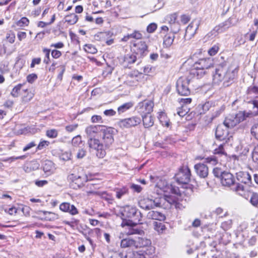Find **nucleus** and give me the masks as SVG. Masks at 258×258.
Masks as SVG:
<instances>
[{
	"label": "nucleus",
	"instance_id": "obj_52",
	"mask_svg": "<svg viewBox=\"0 0 258 258\" xmlns=\"http://www.w3.org/2000/svg\"><path fill=\"white\" fill-rule=\"evenodd\" d=\"M206 162L211 164L213 165L217 164L218 163L217 158L215 156H211L206 158Z\"/></svg>",
	"mask_w": 258,
	"mask_h": 258
},
{
	"label": "nucleus",
	"instance_id": "obj_44",
	"mask_svg": "<svg viewBox=\"0 0 258 258\" xmlns=\"http://www.w3.org/2000/svg\"><path fill=\"white\" fill-rule=\"evenodd\" d=\"M251 134L258 141V123L254 124L252 126Z\"/></svg>",
	"mask_w": 258,
	"mask_h": 258
},
{
	"label": "nucleus",
	"instance_id": "obj_24",
	"mask_svg": "<svg viewBox=\"0 0 258 258\" xmlns=\"http://www.w3.org/2000/svg\"><path fill=\"white\" fill-rule=\"evenodd\" d=\"M151 199H152L154 208L162 207L167 201V197H161L159 195H158L157 197H155L154 198L152 197Z\"/></svg>",
	"mask_w": 258,
	"mask_h": 258
},
{
	"label": "nucleus",
	"instance_id": "obj_7",
	"mask_svg": "<svg viewBox=\"0 0 258 258\" xmlns=\"http://www.w3.org/2000/svg\"><path fill=\"white\" fill-rule=\"evenodd\" d=\"M201 24V20L200 19H195L187 27L184 34L185 40L190 39L196 33L199 26Z\"/></svg>",
	"mask_w": 258,
	"mask_h": 258
},
{
	"label": "nucleus",
	"instance_id": "obj_39",
	"mask_svg": "<svg viewBox=\"0 0 258 258\" xmlns=\"http://www.w3.org/2000/svg\"><path fill=\"white\" fill-rule=\"evenodd\" d=\"M170 29L173 34L177 33L180 29L179 23L176 22L170 25Z\"/></svg>",
	"mask_w": 258,
	"mask_h": 258
},
{
	"label": "nucleus",
	"instance_id": "obj_60",
	"mask_svg": "<svg viewBox=\"0 0 258 258\" xmlns=\"http://www.w3.org/2000/svg\"><path fill=\"white\" fill-rule=\"evenodd\" d=\"M37 78V76L35 74L29 75L27 77V80L29 83H33Z\"/></svg>",
	"mask_w": 258,
	"mask_h": 258
},
{
	"label": "nucleus",
	"instance_id": "obj_3",
	"mask_svg": "<svg viewBox=\"0 0 258 258\" xmlns=\"http://www.w3.org/2000/svg\"><path fill=\"white\" fill-rule=\"evenodd\" d=\"M123 221L121 226L134 227L141 221L142 214L137 209L133 206H126L121 211Z\"/></svg>",
	"mask_w": 258,
	"mask_h": 258
},
{
	"label": "nucleus",
	"instance_id": "obj_8",
	"mask_svg": "<svg viewBox=\"0 0 258 258\" xmlns=\"http://www.w3.org/2000/svg\"><path fill=\"white\" fill-rule=\"evenodd\" d=\"M141 119L137 116H133L130 118L120 120L118 122V125L121 128H129L139 124Z\"/></svg>",
	"mask_w": 258,
	"mask_h": 258
},
{
	"label": "nucleus",
	"instance_id": "obj_36",
	"mask_svg": "<svg viewBox=\"0 0 258 258\" xmlns=\"http://www.w3.org/2000/svg\"><path fill=\"white\" fill-rule=\"evenodd\" d=\"M177 14L176 13H173L169 15H167L165 18V20L167 21L170 25L176 22L177 20Z\"/></svg>",
	"mask_w": 258,
	"mask_h": 258
},
{
	"label": "nucleus",
	"instance_id": "obj_15",
	"mask_svg": "<svg viewBox=\"0 0 258 258\" xmlns=\"http://www.w3.org/2000/svg\"><path fill=\"white\" fill-rule=\"evenodd\" d=\"M194 168L197 174L201 178L207 177L209 173L208 167L203 163H198L195 165Z\"/></svg>",
	"mask_w": 258,
	"mask_h": 258
},
{
	"label": "nucleus",
	"instance_id": "obj_23",
	"mask_svg": "<svg viewBox=\"0 0 258 258\" xmlns=\"http://www.w3.org/2000/svg\"><path fill=\"white\" fill-rule=\"evenodd\" d=\"M136 245L135 248L146 247L151 244L150 240L142 237H138L137 240H135Z\"/></svg>",
	"mask_w": 258,
	"mask_h": 258
},
{
	"label": "nucleus",
	"instance_id": "obj_64",
	"mask_svg": "<svg viewBox=\"0 0 258 258\" xmlns=\"http://www.w3.org/2000/svg\"><path fill=\"white\" fill-rule=\"evenodd\" d=\"M190 19V17L186 15H182L180 18L181 22L183 24H186V23H187L189 21Z\"/></svg>",
	"mask_w": 258,
	"mask_h": 258
},
{
	"label": "nucleus",
	"instance_id": "obj_54",
	"mask_svg": "<svg viewBox=\"0 0 258 258\" xmlns=\"http://www.w3.org/2000/svg\"><path fill=\"white\" fill-rule=\"evenodd\" d=\"M39 164L36 161L31 162L27 166V169L30 168L31 170H35L38 169Z\"/></svg>",
	"mask_w": 258,
	"mask_h": 258
},
{
	"label": "nucleus",
	"instance_id": "obj_40",
	"mask_svg": "<svg viewBox=\"0 0 258 258\" xmlns=\"http://www.w3.org/2000/svg\"><path fill=\"white\" fill-rule=\"evenodd\" d=\"M225 30L223 28V27L221 26V24H220L218 26H216L212 31L210 32V34H211V36L214 35L216 36L218 34L220 33H222L223 31H224Z\"/></svg>",
	"mask_w": 258,
	"mask_h": 258
},
{
	"label": "nucleus",
	"instance_id": "obj_47",
	"mask_svg": "<svg viewBox=\"0 0 258 258\" xmlns=\"http://www.w3.org/2000/svg\"><path fill=\"white\" fill-rule=\"evenodd\" d=\"M46 136L50 138H55L58 135L57 130L55 129H52L47 130L46 133Z\"/></svg>",
	"mask_w": 258,
	"mask_h": 258
},
{
	"label": "nucleus",
	"instance_id": "obj_53",
	"mask_svg": "<svg viewBox=\"0 0 258 258\" xmlns=\"http://www.w3.org/2000/svg\"><path fill=\"white\" fill-rule=\"evenodd\" d=\"M219 47L218 45H215L208 50V53L211 56L215 55L218 51Z\"/></svg>",
	"mask_w": 258,
	"mask_h": 258
},
{
	"label": "nucleus",
	"instance_id": "obj_56",
	"mask_svg": "<svg viewBox=\"0 0 258 258\" xmlns=\"http://www.w3.org/2000/svg\"><path fill=\"white\" fill-rule=\"evenodd\" d=\"M231 224H232V221L228 220L227 221L222 222L221 224V227L224 230H227V229H228L230 228Z\"/></svg>",
	"mask_w": 258,
	"mask_h": 258
},
{
	"label": "nucleus",
	"instance_id": "obj_50",
	"mask_svg": "<svg viewBox=\"0 0 258 258\" xmlns=\"http://www.w3.org/2000/svg\"><path fill=\"white\" fill-rule=\"evenodd\" d=\"M232 20V19L231 18H230L228 20L221 24V26L223 27L225 30L233 25Z\"/></svg>",
	"mask_w": 258,
	"mask_h": 258
},
{
	"label": "nucleus",
	"instance_id": "obj_33",
	"mask_svg": "<svg viewBox=\"0 0 258 258\" xmlns=\"http://www.w3.org/2000/svg\"><path fill=\"white\" fill-rule=\"evenodd\" d=\"M128 193V189L126 187H123L120 188L116 189V197L117 199H120L122 196Z\"/></svg>",
	"mask_w": 258,
	"mask_h": 258
},
{
	"label": "nucleus",
	"instance_id": "obj_9",
	"mask_svg": "<svg viewBox=\"0 0 258 258\" xmlns=\"http://www.w3.org/2000/svg\"><path fill=\"white\" fill-rule=\"evenodd\" d=\"M154 102L151 100H145L138 104L137 108L139 112L145 114H150L153 111Z\"/></svg>",
	"mask_w": 258,
	"mask_h": 258
},
{
	"label": "nucleus",
	"instance_id": "obj_31",
	"mask_svg": "<svg viewBox=\"0 0 258 258\" xmlns=\"http://www.w3.org/2000/svg\"><path fill=\"white\" fill-rule=\"evenodd\" d=\"M137 59V56L133 53H128L124 57V61L127 63L131 64L134 63Z\"/></svg>",
	"mask_w": 258,
	"mask_h": 258
},
{
	"label": "nucleus",
	"instance_id": "obj_46",
	"mask_svg": "<svg viewBox=\"0 0 258 258\" xmlns=\"http://www.w3.org/2000/svg\"><path fill=\"white\" fill-rule=\"evenodd\" d=\"M144 233V231L135 228H131L127 232V235L139 234L142 235Z\"/></svg>",
	"mask_w": 258,
	"mask_h": 258
},
{
	"label": "nucleus",
	"instance_id": "obj_41",
	"mask_svg": "<svg viewBox=\"0 0 258 258\" xmlns=\"http://www.w3.org/2000/svg\"><path fill=\"white\" fill-rule=\"evenodd\" d=\"M23 85L19 84L15 86L12 90L11 94L14 97H17L19 96V92L21 89Z\"/></svg>",
	"mask_w": 258,
	"mask_h": 258
},
{
	"label": "nucleus",
	"instance_id": "obj_26",
	"mask_svg": "<svg viewBox=\"0 0 258 258\" xmlns=\"http://www.w3.org/2000/svg\"><path fill=\"white\" fill-rule=\"evenodd\" d=\"M206 71L202 69H196L195 68V67H193V69H192L190 72V74L196 77L198 79L202 78L206 74Z\"/></svg>",
	"mask_w": 258,
	"mask_h": 258
},
{
	"label": "nucleus",
	"instance_id": "obj_29",
	"mask_svg": "<svg viewBox=\"0 0 258 258\" xmlns=\"http://www.w3.org/2000/svg\"><path fill=\"white\" fill-rule=\"evenodd\" d=\"M257 33V29L253 30L252 31H249L245 35V38L247 41H253L255 40Z\"/></svg>",
	"mask_w": 258,
	"mask_h": 258
},
{
	"label": "nucleus",
	"instance_id": "obj_21",
	"mask_svg": "<svg viewBox=\"0 0 258 258\" xmlns=\"http://www.w3.org/2000/svg\"><path fill=\"white\" fill-rule=\"evenodd\" d=\"M139 205L141 208L145 210H149L154 208L152 202V199L149 198L141 200L139 202Z\"/></svg>",
	"mask_w": 258,
	"mask_h": 258
},
{
	"label": "nucleus",
	"instance_id": "obj_51",
	"mask_svg": "<svg viewBox=\"0 0 258 258\" xmlns=\"http://www.w3.org/2000/svg\"><path fill=\"white\" fill-rule=\"evenodd\" d=\"M252 159L254 162L258 163V145L254 148L252 151Z\"/></svg>",
	"mask_w": 258,
	"mask_h": 258
},
{
	"label": "nucleus",
	"instance_id": "obj_62",
	"mask_svg": "<svg viewBox=\"0 0 258 258\" xmlns=\"http://www.w3.org/2000/svg\"><path fill=\"white\" fill-rule=\"evenodd\" d=\"M49 144V142H48L47 141H43L40 142V143L39 144V145H38V146L37 147V149L38 150H42L45 147L48 146Z\"/></svg>",
	"mask_w": 258,
	"mask_h": 258
},
{
	"label": "nucleus",
	"instance_id": "obj_5",
	"mask_svg": "<svg viewBox=\"0 0 258 258\" xmlns=\"http://www.w3.org/2000/svg\"><path fill=\"white\" fill-rule=\"evenodd\" d=\"M190 80L188 78L180 77L176 82V90L180 95L187 96L190 94V91L188 85Z\"/></svg>",
	"mask_w": 258,
	"mask_h": 258
},
{
	"label": "nucleus",
	"instance_id": "obj_28",
	"mask_svg": "<svg viewBox=\"0 0 258 258\" xmlns=\"http://www.w3.org/2000/svg\"><path fill=\"white\" fill-rule=\"evenodd\" d=\"M53 164L50 160H46L43 164V170L44 172H52L53 169Z\"/></svg>",
	"mask_w": 258,
	"mask_h": 258
},
{
	"label": "nucleus",
	"instance_id": "obj_16",
	"mask_svg": "<svg viewBox=\"0 0 258 258\" xmlns=\"http://www.w3.org/2000/svg\"><path fill=\"white\" fill-rule=\"evenodd\" d=\"M123 234L122 233H120L119 238V239H121L120 241V247L122 248H132V247H135V240L130 238V237H126V238H123Z\"/></svg>",
	"mask_w": 258,
	"mask_h": 258
},
{
	"label": "nucleus",
	"instance_id": "obj_45",
	"mask_svg": "<svg viewBox=\"0 0 258 258\" xmlns=\"http://www.w3.org/2000/svg\"><path fill=\"white\" fill-rule=\"evenodd\" d=\"M84 49L86 52L92 54L97 52V49L91 44H86L85 45Z\"/></svg>",
	"mask_w": 258,
	"mask_h": 258
},
{
	"label": "nucleus",
	"instance_id": "obj_10",
	"mask_svg": "<svg viewBox=\"0 0 258 258\" xmlns=\"http://www.w3.org/2000/svg\"><path fill=\"white\" fill-rule=\"evenodd\" d=\"M225 127V126L218 125L216 130L215 136L217 139L225 141L226 143L230 140V138L228 137V131Z\"/></svg>",
	"mask_w": 258,
	"mask_h": 258
},
{
	"label": "nucleus",
	"instance_id": "obj_27",
	"mask_svg": "<svg viewBox=\"0 0 258 258\" xmlns=\"http://www.w3.org/2000/svg\"><path fill=\"white\" fill-rule=\"evenodd\" d=\"M65 21L70 25L76 24L78 20V17L75 14H71L64 18Z\"/></svg>",
	"mask_w": 258,
	"mask_h": 258
},
{
	"label": "nucleus",
	"instance_id": "obj_38",
	"mask_svg": "<svg viewBox=\"0 0 258 258\" xmlns=\"http://www.w3.org/2000/svg\"><path fill=\"white\" fill-rule=\"evenodd\" d=\"M123 258H145V256L144 254L138 252H129L123 255Z\"/></svg>",
	"mask_w": 258,
	"mask_h": 258
},
{
	"label": "nucleus",
	"instance_id": "obj_55",
	"mask_svg": "<svg viewBox=\"0 0 258 258\" xmlns=\"http://www.w3.org/2000/svg\"><path fill=\"white\" fill-rule=\"evenodd\" d=\"M155 70V68L150 65L146 66L144 67L143 72L146 75H149L150 73H153Z\"/></svg>",
	"mask_w": 258,
	"mask_h": 258
},
{
	"label": "nucleus",
	"instance_id": "obj_2",
	"mask_svg": "<svg viewBox=\"0 0 258 258\" xmlns=\"http://www.w3.org/2000/svg\"><path fill=\"white\" fill-rule=\"evenodd\" d=\"M236 73V68L228 67L226 65H219L216 68L213 75V83L219 84L223 82V86L228 87L233 82Z\"/></svg>",
	"mask_w": 258,
	"mask_h": 258
},
{
	"label": "nucleus",
	"instance_id": "obj_1",
	"mask_svg": "<svg viewBox=\"0 0 258 258\" xmlns=\"http://www.w3.org/2000/svg\"><path fill=\"white\" fill-rule=\"evenodd\" d=\"M90 149L96 151V156L103 158L106 155V149L109 148L114 142V128L104 125H91L85 129Z\"/></svg>",
	"mask_w": 258,
	"mask_h": 258
},
{
	"label": "nucleus",
	"instance_id": "obj_61",
	"mask_svg": "<svg viewBox=\"0 0 258 258\" xmlns=\"http://www.w3.org/2000/svg\"><path fill=\"white\" fill-rule=\"evenodd\" d=\"M213 173L216 177L221 178L223 172L222 171L221 169L218 168H215L213 169Z\"/></svg>",
	"mask_w": 258,
	"mask_h": 258
},
{
	"label": "nucleus",
	"instance_id": "obj_59",
	"mask_svg": "<svg viewBox=\"0 0 258 258\" xmlns=\"http://www.w3.org/2000/svg\"><path fill=\"white\" fill-rule=\"evenodd\" d=\"M6 38L10 43H13L15 40V35L14 33H8L7 34Z\"/></svg>",
	"mask_w": 258,
	"mask_h": 258
},
{
	"label": "nucleus",
	"instance_id": "obj_57",
	"mask_svg": "<svg viewBox=\"0 0 258 258\" xmlns=\"http://www.w3.org/2000/svg\"><path fill=\"white\" fill-rule=\"evenodd\" d=\"M43 51L45 53V57H46V58L44 60V62L45 63L48 64L50 60L49 54H50V50L49 49L44 48L43 50Z\"/></svg>",
	"mask_w": 258,
	"mask_h": 258
},
{
	"label": "nucleus",
	"instance_id": "obj_6",
	"mask_svg": "<svg viewBox=\"0 0 258 258\" xmlns=\"http://www.w3.org/2000/svg\"><path fill=\"white\" fill-rule=\"evenodd\" d=\"M191 173L189 169L186 166H183L175 174V178L180 184H187L190 180Z\"/></svg>",
	"mask_w": 258,
	"mask_h": 258
},
{
	"label": "nucleus",
	"instance_id": "obj_11",
	"mask_svg": "<svg viewBox=\"0 0 258 258\" xmlns=\"http://www.w3.org/2000/svg\"><path fill=\"white\" fill-rule=\"evenodd\" d=\"M212 66V60L210 58L200 59L196 61L193 67L195 68L202 69L206 71Z\"/></svg>",
	"mask_w": 258,
	"mask_h": 258
},
{
	"label": "nucleus",
	"instance_id": "obj_17",
	"mask_svg": "<svg viewBox=\"0 0 258 258\" xmlns=\"http://www.w3.org/2000/svg\"><path fill=\"white\" fill-rule=\"evenodd\" d=\"M221 181L223 185L230 186L234 183V176L231 173L224 171L221 178Z\"/></svg>",
	"mask_w": 258,
	"mask_h": 258
},
{
	"label": "nucleus",
	"instance_id": "obj_37",
	"mask_svg": "<svg viewBox=\"0 0 258 258\" xmlns=\"http://www.w3.org/2000/svg\"><path fill=\"white\" fill-rule=\"evenodd\" d=\"M250 203L254 207H258V194L252 192L250 198Z\"/></svg>",
	"mask_w": 258,
	"mask_h": 258
},
{
	"label": "nucleus",
	"instance_id": "obj_34",
	"mask_svg": "<svg viewBox=\"0 0 258 258\" xmlns=\"http://www.w3.org/2000/svg\"><path fill=\"white\" fill-rule=\"evenodd\" d=\"M133 106V103L131 102H127L122 104L118 108V112L119 114L123 113L127 110L129 109Z\"/></svg>",
	"mask_w": 258,
	"mask_h": 258
},
{
	"label": "nucleus",
	"instance_id": "obj_58",
	"mask_svg": "<svg viewBox=\"0 0 258 258\" xmlns=\"http://www.w3.org/2000/svg\"><path fill=\"white\" fill-rule=\"evenodd\" d=\"M91 121L93 123L100 122L102 123L103 120L102 117L100 115H93L91 117Z\"/></svg>",
	"mask_w": 258,
	"mask_h": 258
},
{
	"label": "nucleus",
	"instance_id": "obj_48",
	"mask_svg": "<svg viewBox=\"0 0 258 258\" xmlns=\"http://www.w3.org/2000/svg\"><path fill=\"white\" fill-rule=\"evenodd\" d=\"M188 112V109L185 105H182L181 109H179L177 113L181 117L185 115Z\"/></svg>",
	"mask_w": 258,
	"mask_h": 258
},
{
	"label": "nucleus",
	"instance_id": "obj_13",
	"mask_svg": "<svg viewBox=\"0 0 258 258\" xmlns=\"http://www.w3.org/2000/svg\"><path fill=\"white\" fill-rule=\"evenodd\" d=\"M70 179L72 180L71 186L73 188H77L80 187L84 185V182L86 181V177L85 176L83 178L80 176H76L72 174Z\"/></svg>",
	"mask_w": 258,
	"mask_h": 258
},
{
	"label": "nucleus",
	"instance_id": "obj_35",
	"mask_svg": "<svg viewBox=\"0 0 258 258\" xmlns=\"http://www.w3.org/2000/svg\"><path fill=\"white\" fill-rule=\"evenodd\" d=\"M154 228L159 233H162L165 229V226L161 222H154Z\"/></svg>",
	"mask_w": 258,
	"mask_h": 258
},
{
	"label": "nucleus",
	"instance_id": "obj_63",
	"mask_svg": "<svg viewBox=\"0 0 258 258\" xmlns=\"http://www.w3.org/2000/svg\"><path fill=\"white\" fill-rule=\"evenodd\" d=\"M156 24L155 23H151L148 26L147 30L149 33H152L156 29Z\"/></svg>",
	"mask_w": 258,
	"mask_h": 258
},
{
	"label": "nucleus",
	"instance_id": "obj_32",
	"mask_svg": "<svg viewBox=\"0 0 258 258\" xmlns=\"http://www.w3.org/2000/svg\"><path fill=\"white\" fill-rule=\"evenodd\" d=\"M225 143L220 144L218 148L217 149H215L214 151V154L215 155H219V156H222V155H225L226 156V153L225 151V150L224 149V147L225 146Z\"/></svg>",
	"mask_w": 258,
	"mask_h": 258
},
{
	"label": "nucleus",
	"instance_id": "obj_30",
	"mask_svg": "<svg viewBox=\"0 0 258 258\" xmlns=\"http://www.w3.org/2000/svg\"><path fill=\"white\" fill-rule=\"evenodd\" d=\"M174 38V35L172 34V36L166 35L164 38L163 44L166 47H169L172 44Z\"/></svg>",
	"mask_w": 258,
	"mask_h": 258
},
{
	"label": "nucleus",
	"instance_id": "obj_20",
	"mask_svg": "<svg viewBox=\"0 0 258 258\" xmlns=\"http://www.w3.org/2000/svg\"><path fill=\"white\" fill-rule=\"evenodd\" d=\"M147 218L149 219L163 221L165 216L163 214L156 211H150L147 214Z\"/></svg>",
	"mask_w": 258,
	"mask_h": 258
},
{
	"label": "nucleus",
	"instance_id": "obj_42",
	"mask_svg": "<svg viewBox=\"0 0 258 258\" xmlns=\"http://www.w3.org/2000/svg\"><path fill=\"white\" fill-rule=\"evenodd\" d=\"M40 212L42 213L44 215H46V219L48 220H52L56 218L57 215L52 212L41 211Z\"/></svg>",
	"mask_w": 258,
	"mask_h": 258
},
{
	"label": "nucleus",
	"instance_id": "obj_43",
	"mask_svg": "<svg viewBox=\"0 0 258 258\" xmlns=\"http://www.w3.org/2000/svg\"><path fill=\"white\" fill-rule=\"evenodd\" d=\"M233 189L238 195L242 196L244 194V187L240 183H237L236 186Z\"/></svg>",
	"mask_w": 258,
	"mask_h": 258
},
{
	"label": "nucleus",
	"instance_id": "obj_49",
	"mask_svg": "<svg viewBox=\"0 0 258 258\" xmlns=\"http://www.w3.org/2000/svg\"><path fill=\"white\" fill-rule=\"evenodd\" d=\"M72 144L75 147L79 146L82 143L81 137L80 136H77L72 141Z\"/></svg>",
	"mask_w": 258,
	"mask_h": 258
},
{
	"label": "nucleus",
	"instance_id": "obj_4",
	"mask_svg": "<svg viewBox=\"0 0 258 258\" xmlns=\"http://www.w3.org/2000/svg\"><path fill=\"white\" fill-rule=\"evenodd\" d=\"M256 115V113L251 111H239L235 114H229L225 119L223 124L225 127L232 128L244 121L247 117H252Z\"/></svg>",
	"mask_w": 258,
	"mask_h": 258
},
{
	"label": "nucleus",
	"instance_id": "obj_22",
	"mask_svg": "<svg viewBox=\"0 0 258 258\" xmlns=\"http://www.w3.org/2000/svg\"><path fill=\"white\" fill-rule=\"evenodd\" d=\"M142 120L145 128H149L154 124V121L150 114L142 115Z\"/></svg>",
	"mask_w": 258,
	"mask_h": 258
},
{
	"label": "nucleus",
	"instance_id": "obj_12",
	"mask_svg": "<svg viewBox=\"0 0 258 258\" xmlns=\"http://www.w3.org/2000/svg\"><path fill=\"white\" fill-rule=\"evenodd\" d=\"M59 209L62 212L69 213L72 215L78 214V211L76 207L68 202L61 203L59 205Z\"/></svg>",
	"mask_w": 258,
	"mask_h": 258
},
{
	"label": "nucleus",
	"instance_id": "obj_19",
	"mask_svg": "<svg viewBox=\"0 0 258 258\" xmlns=\"http://www.w3.org/2000/svg\"><path fill=\"white\" fill-rule=\"evenodd\" d=\"M237 180L244 184L249 185L251 183V178L247 172L240 171L236 173Z\"/></svg>",
	"mask_w": 258,
	"mask_h": 258
},
{
	"label": "nucleus",
	"instance_id": "obj_18",
	"mask_svg": "<svg viewBox=\"0 0 258 258\" xmlns=\"http://www.w3.org/2000/svg\"><path fill=\"white\" fill-rule=\"evenodd\" d=\"M133 49L137 54L143 56L147 50V46L145 42L139 41L134 44Z\"/></svg>",
	"mask_w": 258,
	"mask_h": 258
},
{
	"label": "nucleus",
	"instance_id": "obj_25",
	"mask_svg": "<svg viewBox=\"0 0 258 258\" xmlns=\"http://www.w3.org/2000/svg\"><path fill=\"white\" fill-rule=\"evenodd\" d=\"M29 20L26 17L22 18L20 20L16 22L13 25V27L16 29H20L25 26H27L29 25Z\"/></svg>",
	"mask_w": 258,
	"mask_h": 258
},
{
	"label": "nucleus",
	"instance_id": "obj_14",
	"mask_svg": "<svg viewBox=\"0 0 258 258\" xmlns=\"http://www.w3.org/2000/svg\"><path fill=\"white\" fill-rule=\"evenodd\" d=\"M142 73L134 71L127 75V82L130 85H137L141 79Z\"/></svg>",
	"mask_w": 258,
	"mask_h": 258
}]
</instances>
